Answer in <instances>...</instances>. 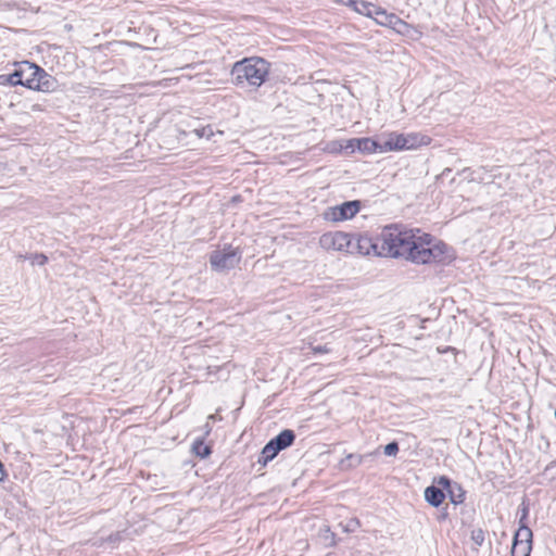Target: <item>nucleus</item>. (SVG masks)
I'll return each mask as SVG.
<instances>
[{"label":"nucleus","instance_id":"f257e3e1","mask_svg":"<svg viewBox=\"0 0 556 556\" xmlns=\"http://www.w3.org/2000/svg\"><path fill=\"white\" fill-rule=\"evenodd\" d=\"M382 247L380 254L384 257H404L416 264L444 262L447 247L419 229H406L389 226L381 231Z\"/></svg>","mask_w":556,"mask_h":556},{"label":"nucleus","instance_id":"f03ea898","mask_svg":"<svg viewBox=\"0 0 556 556\" xmlns=\"http://www.w3.org/2000/svg\"><path fill=\"white\" fill-rule=\"evenodd\" d=\"M0 78L13 86L22 85L45 92L51 91L54 85V80L45 70L28 61L17 63L13 73Z\"/></svg>","mask_w":556,"mask_h":556},{"label":"nucleus","instance_id":"7ed1b4c3","mask_svg":"<svg viewBox=\"0 0 556 556\" xmlns=\"http://www.w3.org/2000/svg\"><path fill=\"white\" fill-rule=\"evenodd\" d=\"M269 73V63L262 58H245L233 64L231 75L233 83L241 86L248 83L250 86L258 88L266 80Z\"/></svg>","mask_w":556,"mask_h":556},{"label":"nucleus","instance_id":"20e7f679","mask_svg":"<svg viewBox=\"0 0 556 556\" xmlns=\"http://www.w3.org/2000/svg\"><path fill=\"white\" fill-rule=\"evenodd\" d=\"M319 245L326 251L354 253L353 239L343 231H329L320 236Z\"/></svg>","mask_w":556,"mask_h":556},{"label":"nucleus","instance_id":"39448f33","mask_svg":"<svg viewBox=\"0 0 556 556\" xmlns=\"http://www.w3.org/2000/svg\"><path fill=\"white\" fill-rule=\"evenodd\" d=\"M361 210V202L357 200L348 201L340 205L330 206L325 210L324 218L330 222H343L353 218Z\"/></svg>","mask_w":556,"mask_h":556},{"label":"nucleus","instance_id":"423d86ee","mask_svg":"<svg viewBox=\"0 0 556 556\" xmlns=\"http://www.w3.org/2000/svg\"><path fill=\"white\" fill-rule=\"evenodd\" d=\"M240 261L237 251L230 248L214 251L211 254L210 263L214 270L224 271L233 268Z\"/></svg>","mask_w":556,"mask_h":556},{"label":"nucleus","instance_id":"0eeeda50","mask_svg":"<svg viewBox=\"0 0 556 556\" xmlns=\"http://www.w3.org/2000/svg\"><path fill=\"white\" fill-rule=\"evenodd\" d=\"M382 247L381 233L376 238H371L367 235H359L353 241V250L354 253H358L361 255H375L382 256L380 254V248Z\"/></svg>","mask_w":556,"mask_h":556},{"label":"nucleus","instance_id":"6e6552de","mask_svg":"<svg viewBox=\"0 0 556 556\" xmlns=\"http://www.w3.org/2000/svg\"><path fill=\"white\" fill-rule=\"evenodd\" d=\"M532 551V531L521 526L514 536L511 556H530Z\"/></svg>","mask_w":556,"mask_h":556},{"label":"nucleus","instance_id":"1a4fd4ad","mask_svg":"<svg viewBox=\"0 0 556 556\" xmlns=\"http://www.w3.org/2000/svg\"><path fill=\"white\" fill-rule=\"evenodd\" d=\"M380 139V153L389 152V151H402L403 150V139L402 134L397 132H389L379 136Z\"/></svg>","mask_w":556,"mask_h":556},{"label":"nucleus","instance_id":"9d476101","mask_svg":"<svg viewBox=\"0 0 556 556\" xmlns=\"http://www.w3.org/2000/svg\"><path fill=\"white\" fill-rule=\"evenodd\" d=\"M403 150H415L422 146H428L431 139L418 132L402 134Z\"/></svg>","mask_w":556,"mask_h":556},{"label":"nucleus","instance_id":"9b49d317","mask_svg":"<svg viewBox=\"0 0 556 556\" xmlns=\"http://www.w3.org/2000/svg\"><path fill=\"white\" fill-rule=\"evenodd\" d=\"M349 7L352 8L358 14H362L370 18H375V14L378 9V5L371 2L355 0H349Z\"/></svg>","mask_w":556,"mask_h":556},{"label":"nucleus","instance_id":"f8f14e48","mask_svg":"<svg viewBox=\"0 0 556 556\" xmlns=\"http://www.w3.org/2000/svg\"><path fill=\"white\" fill-rule=\"evenodd\" d=\"M294 440H295L294 432L290 429H286V430H282L278 435L273 438L270 440V442L280 452V451L289 447L290 445H292Z\"/></svg>","mask_w":556,"mask_h":556},{"label":"nucleus","instance_id":"ddd939ff","mask_svg":"<svg viewBox=\"0 0 556 556\" xmlns=\"http://www.w3.org/2000/svg\"><path fill=\"white\" fill-rule=\"evenodd\" d=\"M379 142H380L379 138L377 140H374L371 138H359V139L352 140V147H354V144H355L359 151L365 152V153H375V152L380 153Z\"/></svg>","mask_w":556,"mask_h":556},{"label":"nucleus","instance_id":"4468645a","mask_svg":"<svg viewBox=\"0 0 556 556\" xmlns=\"http://www.w3.org/2000/svg\"><path fill=\"white\" fill-rule=\"evenodd\" d=\"M445 498V493L438 486L430 485L425 490V500L433 507H439Z\"/></svg>","mask_w":556,"mask_h":556},{"label":"nucleus","instance_id":"2eb2a0df","mask_svg":"<svg viewBox=\"0 0 556 556\" xmlns=\"http://www.w3.org/2000/svg\"><path fill=\"white\" fill-rule=\"evenodd\" d=\"M372 456V454H365V455H361V454H353V453H350L345 456V458H343L341 462H340V468L341 470H352L356 467H358L359 465L363 464V462L367 458V457H370Z\"/></svg>","mask_w":556,"mask_h":556},{"label":"nucleus","instance_id":"dca6fc26","mask_svg":"<svg viewBox=\"0 0 556 556\" xmlns=\"http://www.w3.org/2000/svg\"><path fill=\"white\" fill-rule=\"evenodd\" d=\"M396 18L397 16L394 13H388L384 9L378 7L374 20L378 25L391 28L394 26Z\"/></svg>","mask_w":556,"mask_h":556},{"label":"nucleus","instance_id":"f3484780","mask_svg":"<svg viewBox=\"0 0 556 556\" xmlns=\"http://www.w3.org/2000/svg\"><path fill=\"white\" fill-rule=\"evenodd\" d=\"M450 501L454 505L462 504L465 500V493L458 483H454L450 490H447Z\"/></svg>","mask_w":556,"mask_h":556},{"label":"nucleus","instance_id":"a211bd4d","mask_svg":"<svg viewBox=\"0 0 556 556\" xmlns=\"http://www.w3.org/2000/svg\"><path fill=\"white\" fill-rule=\"evenodd\" d=\"M279 453L278 448L275 447L274 444L269 441L262 450L261 457L258 463H263L266 465L269 460L274 459V457Z\"/></svg>","mask_w":556,"mask_h":556},{"label":"nucleus","instance_id":"6ab92c4d","mask_svg":"<svg viewBox=\"0 0 556 556\" xmlns=\"http://www.w3.org/2000/svg\"><path fill=\"white\" fill-rule=\"evenodd\" d=\"M391 28L403 36H410L413 31H416V29L412 25L407 24L399 16L394 23V26H392Z\"/></svg>","mask_w":556,"mask_h":556},{"label":"nucleus","instance_id":"aec40b11","mask_svg":"<svg viewBox=\"0 0 556 556\" xmlns=\"http://www.w3.org/2000/svg\"><path fill=\"white\" fill-rule=\"evenodd\" d=\"M192 451L195 455L200 456L201 458H205L212 453L211 447L204 444L203 440L201 439L195 440L193 442Z\"/></svg>","mask_w":556,"mask_h":556},{"label":"nucleus","instance_id":"412c9836","mask_svg":"<svg viewBox=\"0 0 556 556\" xmlns=\"http://www.w3.org/2000/svg\"><path fill=\"white\" fill-rule=\"evenodd\" d=\"M471 540L475 542L476 545L481 546L484 543L485 540V533L482 529H473L471 531Z\"/></svg>","mask_w":556,"mask_h":556},{"label":"nucleus","instance_id":"4be33fe9","mask_svg":"<svg viewBox=\"0 0 556 556\" xmlns=\"http://www.w3.org/2000/svg\"><path fill=\"white\" fill-rule=\"evenodd\" d=\"M194 134L199 138H206V139H211V137L214 136V131H213V128L211 126H206V127H203V128H200V129H194Z\"/></svg>","mask_w":556,"mask_h":556},{"label":"nucleus","instance_id":"5701e85b","mask_svg":"<svg viewBox=\"0 0 556 556\" xmlns=\"http://www.w3.org/2000/svg\"><path fill=\"white\" fill-rule=\"evenodd\" d=\"M383 452L387 456H395L399 452V444L396 442H390L384 446Z\"/></svg>","mask_w":556,"mask_h":556},{"label":"nucleus","instance_id":"b1692460","mask_svg":"<svg viewBox=\"0 0 556 556\" xmlns=\"http://www.w3.org/2000/svg\"><path fill=\"white\" fill-rule=\"evenodd\" d=\"M434 481L446 491L450 490L453 485L452 481L445 476H441Z\"/></svg>","mask_w":556,"mask_h":556},{"label":"nucleus","instance_id":"393cba45","mask_svg":"<svg viewBox=\"0 0 556 556\" xmlns=\"http://www.w3.org/2000/svg\"><path fill=\"white\" fill-rule=\"evenodd\" d=\"M48 262V257L43 254H35L31 256V263L37 265H45Z\"/></svg>","mask_w":556,"mask_h":556},{"label":"nucleus","instance_id":"a878e982","mask_svg":"<svg viewBox=\"0 0 556 556\" xmlns=\"http://www.w3.org/2000/svg\"><path fill=\"white\" fill-rule=\"evenodd\" d=\"M313 351L314 353H328L330 350L325 345L313 348Z\"/></svg>","mask_w":556,"mask_h":556},{"label":"nucleus","instance_id":"bb28decb","mask_svg":"<svg viewBox=\"0 0 556 556\" xmlns=\"http://www.w3.org/2000/svg\"><path fill=\"white\" fill-rule=\"evenodd\" d=\"M5 477H7V472L4 471L3 465L0 462V482L3 481Z\"/></svg>","mask_w":556,"mask_h":556},{"label":"nucleus","instance_id":"cd10ccee","mask_svg":"<svg viewBox=\"0 0 556 556\" xmlns=\"http://www.w3.org/2000/svg\"><path fill=\"white\" fill-rule=\"evenodd\" d=\"M527 515H528V507L525 506L522 509V517H521L520 521H522V519H525L527 517Z\"/></svg>","mask_w":556,"mask_h":556},{"label":"nucleus","instance_id":"c85d7f7f","mask_svg":"<svg viewBox=\"0 0 556 556\" xmlns=\"http://www.w3.org/2000/svg\"><path fill=\"white\" fill-rule=\"evenodd\" d=\"M334 2L349 7V0H333Z\"/></svg>","mask_w":556,"mask_h":556},{"label":"nucleus","instance_id":"c756f323","mask_svg":"<svg viewBox=\"0 0 556 556\" xmlns=\"http://www.w3.org/2000/svg\"><path fill=\"white\" fill-rule=\"evenodd\" d=\"M208 419H211V420H216V416H215V415H210V416H208Z\"/></svg>","mask_w":556,"mask_h":556},{"label":"nucleus","instance_id":"7c9ffc66","mask_svg":"<svg viewBox=\"0 0 556 556\" xmlns=\"http://www.w3.org/2000/svg\"><path fill=\"white\" fill-rule=\"evenodd\" d=\"M211 432V427L206 424V433Z\"/></svg>","mask_w":556,"mask_h":556},{"label":"nucleus","instance_id":"2f4dec72","mask_svg":"<svg viewBox=\"0 0 556 556\" xmlns=\"http://www.w3.org/2000/svg\"><path fill=\"white\" fill-rule=\"evenodd\" d=\"M33 109H34V110H40V109H39V105H33Z\"/></svg>","mask_w":556,"mask_h":556}]
</instances>
